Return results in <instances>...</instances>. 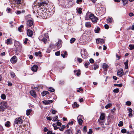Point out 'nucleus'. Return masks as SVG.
<instances>
[{"label": "nucleus", "instance_id": "f257e3e1", "mask_svg": "<svg viewBox=\"0 0 134 134\" xmlns=\"http://www.w3.org/2000/svg\"><path fill=\"white\" fill-rule=\"evenodd\" d=\"M48 3L45 1L39 3H38L36 5H35L34 7L37 8V14L38 15L41 16L43 19L47 18L48 17V14L46 12V7Z\"/></svg>", "mask_w": 134, "mask_h": 134}, {"label": "nucleus", "instance_id": "f03ea898", "mask_svg": "<svg viewBox=\"0 0 134 134\" xmlns=\"http://www.w3.org/2000/svg\"><path fill=\"white\" fill-rule=\"evenodd\" d=\"M89 18L92 20V22L93 23L97 22L98 18L93 14H91L89 15Z\"/></svg>", "mask_w": 134, "mask_h": 134}, {"label": "nucleus", "instance_id": "7ed1b4c3", "mask_svg": "<svg viewBox=\"0 0 134 134\" xmlns=\"http://www.w3.org/2000/svg\"><path fill=\"white\" fill-rule=\"evenodd\" d=\"M23 122V120L21 118H16L15 120L14 123L17 124H20Z\"/></svg>", "mask_w": 134, "mask_h": 134}, {"label": "nucleus", "instance_id": "20e7f679", "mask_svg": "<svg viewBox=\"0 0 134 134\" xmlns=\"http://www.w3.org/2000/svg\"><path fill=\"white\" fill-rule=\"evenodd\" d=\"M82 53H81V55L83 58L84 59L88 58V56L87 54V52L86 49L83 50Z\"/></svg>", "mask_w": 134, "mask_h": 134}, {"label": "nucleus", "instance_id": "39448f33", "mask_svg": "<svg viewBox=\"0 0 134 134\" xmlns=\"http://www.w3.org/2000/svg\"><path fill=\"white\" fill-rule=\"evenodd\" d=\"M102 9L101 7H98L96 9V13L99 15H102Z\"/></svg>", "mask_w": 134, "mask_h": 134}, {"label": "nucleus", "instance_id": "423d86ee", "mask_svg": "<svg viewBox=\"0 0 134 134\" xmlns=\"http://www.w3.org/2000/svg\"><path fill=\"white\" fill-rule=\"evenodd\" d=\"M83 118V116L82 115H79L77 118L79 124L80 125H82L83 122L82 119Z\"/></svg>", "mask_w": 134, "mask_h": 134}, {"label": "nucleus", "instance_id": "0eeeda50", "mask_svg": "<svg viewBox=\"0 0 134 134\" xmlns=\"http://www.w3.org/2000/svg\"><path fill=\"white\" fill-rule=\"evenodd\" d=\"M17 60V57L15 56H14L11 58L10 61L12 63L15 64Z\"/></svg>", "mask_w": 134, "mask_h": 134}, {"label": "nucleus", "instance_id": "6e6552de", "mask_svg": "<svg viewBox=\"0 0 134 134\" xmlns=\"http://www.w3.org/2000/svg\"><path fill=\"white\" fill-rule=\"evenodd\" d=\"M34 22L32 20H29L27 21L26 24L29 26H31L34 25Z\"/></svg>", "mask_w": 134, "mask_h": 134}, {"label": "nucleus", "instance_id": "1a4fd4ad", "mask_svg": "<svg viewBox=\"0 0 134 134\" xmlns=\"http://www.w3.org/2000/svg\"><path fill=\"white\" fill-rule=\"evenodd\" d=\"M96 42L97 44L100 43L102 44L104 43V41L102 39L98 38L96 39Z\"/></svg>", "mask_w": 134, "mask_h": 134}, {"label": "nucleus", "instance_id": "9d476101", "mask_svg": "<svg viewBox=\"0 0 134 134\" xmlns=\"http://www.w3.org/2000/svg\"><path fill=\"white\" fill-rule=\"evenodd\" d=\"M11 2V4L16 3L17 4H20L21 2V0H9Z\"/></svg>", "mask_w": 134, "mask_h": 134}, {"label": "nucleus", "instance_id": "9b49d317", "mask_svg": "<svg viewBox=\"0 0 134 134\" xmlns=\"http://www.w3.org/2000/svg\"><path fill=\"white\" fill-rule=\"evenodd\" d=\"M117 74L119 77H121L124 74L123 69H120L118 71Z\"/></svg>", "mask_w": 134, "mask_h": 134}, {"label": "nucleus", "instance_id": "f8f14e48", "mask_svg": "<svg viewBox=\"0 0 134 134\" xmlns=\"http://www.w3.org/2000/svg\"><path fill=\"white\" fill-rule=\"evenodd\" d=\"M42 36H40L39 37L40 40L43 41L44 43H46L47 41V40L45 38H42Z\"/></svg>", "mask_w": 134, "mask_h": 134}, {"label": "nucleus", "instance_id": "ddd939ff", "mask_svg": "<svg viewBox=\"0 0 134 134\" xmlns=\"http://www.w3.org/2000/svg\"><path fill=\"white\" fill-rule=\"evenodd\" d=\"M38 66L37 65H34L31 68V70L34 72H36L37 70Z\"/></svg>", "mask_w": 134, "mask_h": 134}, {"label": "nucleus", "instance_id": "4468645a", "mask_svg": "<svg viewBox=\"0 0 134 134\" xmlns=\"http://www.w3.org/2000/svg\"><path fill=\"white\" fill-rule=\"evenodd\" d=\"M52 102L53 101L52 100H44L42 101L43 103L45 105L49 104L50 103H52Z\"/></svg>", "mask_w": 134, "mask_h": 134}, {"label": "nucleus", "instance_id": "2eb2a0df", "mask_svg": "<svg viewBox=\"0 0 134 134\" xmlns=\"http://www.w3.org/2000/svg\"><path fill=\"white\" fill-rule=\"evenodd\" d=\"M27 35L30 37L33 34L32 31L30 29H28L27 30Z\"/></svg>", "mask_w": 134, "mask_h": 134}, {"label": "nucleus", "instance_id": "dca6fc26", "mask_svg": "<svg viewBox=\"0 0 134 134\" xmlns=\"http://www.w3.org/2000/svg\"><path fill=\"white\" fill-rule=\"evenodd\" d=\"M62 42L61 40H59L58 43H57V48H60L62 46Z\"/></svg>", "mask_w": 134, "mask_h": 134}, {"label": "nucleus", "instance_id": "f3484780", "mask_svg": "<svg viewBox=\"0 0 134 134\" xmlns=\"http://www.w3.org/2000/svg\"><path fill=\"white\" fill-rule=\"evenodd\" d=\"M1 106L4 107L5 108H7V103L5 102H2L1 103Z\"/></svg>", "mask_w": 134, "mask_h": 134}, {"label": "nucleus", "instance_id": "a211bd4d", "mask_svg": "<svg viewBox=\"0 0 134 134\" xmlns=\"http://www.w3.org/2000/svg\"><path fill=\"white\" fill-rule=\"evenodd\" d=\"M30 93L31 95L34 98L36 97H37L36 94L34 90H32L30 91Z\"/></svg>", "mask_w": 134, "mask_h": 134}, {"label": "nucleus", "instance_id": "6ab92c4d", "mask_svg": "<svg viewBox=\"0 0 134 134\" xmlns=\"http://www.w3.org/2000/svg\"><path fill=\"white\" fill-rule=\"evenodd\" d=\"M105 114L102 113L100 115L99 119L104 120L105 119Z\"/></svg>", "mask_w": 134, "mask_h": 134}, {"label": "nucleus", "instance_id": "aec40b11", "mask_svg": "<svg viewBox=\"0 0 134 134\" xmlns=\"http://www.w3.org/2000/svg\"><path fill=\"white\" fill-rule=\"evenodd\" d=\"M12 39L11 38L8 39L6 41V42H5L7 44H11L12 43Z\"/></svg>", "mask_w": 134, "mask_h": 134}, {"label": "nucleus", "instance_id": "412c9836", "mask_svg": "<svg viewBox=\"0 0 134 134\" xmlns=\"http://www.w3.org/2000/svg\"><path fill=\"white\" fill-rule=\"evenodd\" d=\"M65 134H72V130L69 129L66 130L65 132Z\"/></svg>", "mask_w": 134, "mask_h": 134}, {"label": "nucleus", "instance_id": "4be33fe9", "mask_svg": "<svg viewBox=\"0 0 134 134\" xmlns=\"http://www.w3.org/2000/svg\"><path fill=\"white\" fill-rule=\"evenodd\" d=\"M98 121L99 122V124L101 126L104 125V120L98 119Z\"/></svg>", "mask_w": 134, "mask_h": 134}, {"label": "nucleus", "instance_id": "5701e85b", "mask_svg": "<svg viewBox=\"0 0 134 134\" xmlns=\"http://www.w3.org/2000/svg\"><path fill=\"white\" fill-rule=\"evenodd\" d=\"M129 110V116L130 117H131L132 116V110L131 108H129L128 109Z\"/></svg>", "mask_w": 134, "mask_h": 134}, {"label": "nucleus", "instance_id": "b1692460", "mask_svg": "<svg viewBox=\"0 0 134 134\" xmlns=\"http://www.w3.org/2000/svg\"><path fill=\"white\" fill-rule=\"evenodd\" d=\"M62 53L61 55L62 56L63 58H65V55L67 54V52L66 51H62Z\"/></svg>", "mask_w": 134, "mask_h": 134}, {"label": "nucleus", "instance_id": "393cba45", "mask_svg": "<svg viewBox=\"0 0 134 134\" xmlns=\"http://www.w3.org/2000/svg\"><path fill=\"white\" fill-rule=\"evenodd\" d=\"M109 67L108 65L106 63H104L103 65V68L105 71H107V68Z\"/></svg>", "mask_w": 134, "mask_h": 134}, {"label": "nucleus", "instance_id": "a878e982", "mask_svg": "<svg viewBox=\"0 0 134 134\" xmlns=\"http://www.w3.org/2000/svg\"><path fill=\"white\" fill-rule=\"evenodd\" d=\"M85 26L86 27H91V25L90 24V22H88L86 23Z\"/></svg>", "mask_w": 134, "mask_h": 134}, {"label": "nucleus", "instance_id": "bb28decb", "mask_svg": "<svg viewBox=\"0 0 134 134\" xmlns=\"http://www.w3.org/2000/svg\"><path fill=\"white\" fill-rule=\"evenodd\" d=\"M32 111V110L31 109H27L26 111V114L28 116L30 115V113Z\"/></svg>", "mask_w": 134, "mask_h": 134}, {"label": "nucleus", "instance_id": "cd10ccee", "mask_svg": "<svg viewBox=\"0 0 134 134\" xmlns=\"http://www.w3.org/2000/svg\"><path fill=\"white\" fill-rule=\"evenodd\" d=\"M47 94H49V92L47 91H44L42 93V95L43 96H44Z\"/></svg>", "mask_w": 134, "mask_h": 134}, {"label": "nucleus", "instance_id": "c85d7f7f", "mask_svg": "<svg viewBox=\"0 0 134 134\" xmlns=\"http://www.w3.org/2000/svg\"><path fill=\"white\" fill-rule=\"evenodd\" d=\"M128 61L127 60L126 62L124 63V64L125 65V68L126 69H127L128 68Z\"/></svg>", "mask_w": 134, "mask_h": 134}, {"label": "nucleus", "instance_id": "c756f323", "mask_svg": "<svg viewBox=\"0 0 134 134\" xmlns=\"http://www.w3.org/2000/svg\"><path fill=\"white\" fill-rule=\"evenodd\" d=\"M77 12L79 14H81L82 13V9L80 8H76Z\"/></svg>", "mask_w": 134, "mask_h": 134}, {"label": "nucleus", "instance_id": "7c9ffc66", "mask_svg": "<svg viewBox=\"0 0 134 134\" xmlns=\"http://www.w3.org/2000/svg\"><path fill=\"white\" fill-rule=\"evenodd\" d=\"M58 118V117L57 116H55L53 117L52 121H58L57 119Z\"/></svg>", "mask_w": 134, "mask_h": 134}, {"label": "nucleus", "instance_id": "2f4dec72", "mask_svg": "<svg viewBox=\"0 0 134 134\" xmlns=\"http://www.w3.org/2000/svg\"><path fill=\"white\" fill-rule=\"evenodd\" d=\"M129 47H130L129 49L130 50H132L134 49V44H130L129 46Z\"/></svg>", "mask_w": 134, "mask_h": 134}, {"label": "nucleus", "instance_id": "473e14b6", "mask_svg": "<svg viewBox=\"0 0 134 134\" xmlns=\"http://www.w3.org/2000/svg\"><path fill=\"white\" fill-rule=\"evenodd\" d=\"M65 126H66L65 125H62L61 127L59 128V130L61 131H63L65 128Z\"/></svg>", "mask_w": 134, "mask_h": 134}, {"label": "nucleus", "instance_id": "72a5a7b5", "mask_svg": "<svg viewBox=\"0 0 134 134\" xmlns=\"http://www.w3.org/2000/svg\"><path fill=\"white\" fill-rule=\"evenodd\" d=\"M10 74L12 78H14L15 76V74L13 72H11Z\"/></svg>", "mask_w": 134, "mask_h": 134}, {"label": "nucleus", "instance_id": "f704fd0d", "mask_svg": "<svg viewBox=\"0 0 134 134\" xmlns=\"http://www.w3.org/2000/svg\"><path fill=\"white\" fill-rule=\"evenodd\" d=\"M76 39L75 38H71L70 40V42L71 43H73L75 41Z\"/></svg>", "mask_w": 134, "mask_h": 134}, {"label": "nucleus", "instance_id": "c9c22d12", "mask_svg": "<svg viewBox=\"0 0 134 134\" xmlns=\"http://www.w3.org/2000/svg\"><path fill=\"white\" fill-rule=\"evenodd\" d=\"M93 66H94L93 69L94 70H96L99 68V66L97 64H94Z\"/></svg>", "mask_w": 134, "mask_h": 134}, {"label": "nucleus", "instance_id": "e433bc0d", "mask_svg": "<svg viewBox=\"0 0 134 134\" xmlns=\"http://www.w3.org/2000/svg\"><path fill=\"white\" fill-rule=\"evenodd\" d=\"M123 3V4L124 5H125L127 4V3L128 2V0H122Z\"/></svg>", "mask_w": 134, "mask_h": 134}, {"label": "nucleus", "instance_id": "4c0bfd02", "mask_svg": "<svg viewBox=\"0 0 134 134\" xmlns=\"http://www.w3.org/2000/svg\"><path fill=\"white\" fill-rule=\"evenodd\" d=\"M1 98L3 99L4 100L6 99V96L4 94H2L1 96Z\"/></svg>", "mask_w": 134, "mask_h": 134}, {"label": "nucleus", "instance_id": "58836bf2", "mask_svg": "<svg viewBox=\"0 0 134 134\" xmlns=\"http://www.w3.org/2000/svg\"><path fill=\"white\" fill-rule=\"evenodd\" d=\"M123 123L122 121H120L119 122V123L118 124V126L119 127H121L123 126Z\"/></svg>", "mask_w": 134, "mask_h": 134}, {"label": "nucleus", "instance_id": "ea45409f", "mask_svg": "<svg viewBox=\"0 0 134 134\" xmlns=\"http://www.w3.org/2000/svg\"><path fill=\"white\" fill-rule=\"evenodd\" d=\"M112 19L111 18H109L107 19V23H111L112 21Z\"/></svg>", "mask_w": 134, "mask_h": 134}, {"label": "nucleus", "instance_id": "a19ab883", "mask_svg": "<svg viewBox=\"0 0 134 134\" xmlns=\"http://www.w3.org/2000/svg\"><path fill=\"white\" fill-rule=\"evenodd\" d=\"M10 122L9 121H7V122L5 124V126L7 127H9L10 126L9 124Z\"/></svg>", "mask_w": 134, "mask_h": 134}, {"label": "nucleus", "instance_id": "79ce46f5", "mask_svg": "<svg viewBox=\"0 0 134 134\" xmlns=\"http://www.w3.org/2000/svg\"><path fill=\"white\" fill-rule=\"evenodd\" d=\"M114 86H117L119 87H121L122 86V84L121 83L120 84H115L114 85Z\"/></svg>", "mask_w": 134, "mask_h": 134}, {"label": "nucleus", "instance_id": "37998d69", "mask_svg": "<svg viewBox=\"0 0 134 134\" xmlns=\"http://www.w3.org/2000/svg\"><path fill=\"white\" fill-rule=\"evenodd\" d=\"M48 90L51 92H54V90L52 87H50L48 88Z\"/></svg>", "mask_w": 134, "mask_h": 134}, {"label": "nucleus", "instance_id": "c03bdc74", "mask_svg": "<svg viewBox=\"0 0 134 134\" xmlns=\"http://www.w3.org/2000/svg\"><path fill=\"white\" fill-rule=\"evenodd\" d=\"M111 106V104H108L105 106V108L106 109H108L110 108Z\"/></svg>", "mask_w": 134, "mask_h": 134}, {"label": "nucleus", "instance_id": "a18cd8bd", "mask_svg": "<svg viewBox=\"0 0 134 134\" xmlns=\"http://www.w3.org/2000/svg\"><path fill=\"white\" fill-rule=\"evenodd\" d=\"M76 58L77 60L79 63H81L82 62V60L81 58H80L79 57H77Z\"/></svg>", "mask_w": 134, "mask_h": 134}, {"label": "nucleus", "instance_id": "49530a36", "mask_svg": "<svg viewBox=\"0 0 134 134\" xmlns=\"http://www.w3.org/2000/svg\"><path fill=\"white\" fill-rule=\"evenodd\" d=\"M5 108H4L2 106H0V111L1 112H3L4 111V109Z\"/></svg>", "mask_w": 134, "mask_h": 134}, {"label": "nucleus", "instance_id": "de8ad7c7", "mask_svg": "<svg viewBox=\"0 0 134 134\" xmlns=\"http://www.w3.org/2000/svg\"><path fill=\"white\" fill-rule=\"evenodd\" d=\"M119 91V90L118 88L114 89L113 90V92L114 93H118Z\"/></svg>", "mask_w": 134, "mask_h": 134}, {"label": "nucleus", "instance_id": "09e8293b", "mask_svg": "<svg viewBox=\"0 0 134 134\" xmlns=\"http://www.w3.org/2000/svg\"><path fill=\"white\" fill-rule=\"evenodd\" d=\"M23 25H21L20 27H19L18 28V30L20 32H21V28H23Z\"/></svg>", "mask_w": 134, "mask_h": 134}, {"label": "nucleus", "instance_id": "8fccbe9b", "mask_svg": "<svg viewBox=\"0 0 134 134\" xmlns=\"http://www.w3.org/2000/svg\"><path fill=\"white\" fill-rule=\"evenodd\" d=\"M100 30V28L99 27H97L95 30V32L96 33H98L99 31Z\"/></svg>", "mask_w": 134, "mask_h": 134}, {"label": "nucleus", "instance_id": "3c124183", "mask_svg": "<svg viewBox=\"0 0 134 134\" xmlns=\"http://www.w3.org/2000/svg\"><path fill=\"white\" fill-rule=\"evenodd\" d=\"M53 126L54 127V129L57 130L58 128V127H57L56 125L55 124H53Z\"/></svg>", "mask_w": 134, "mask_h": 134}, {"label": "nucleus", "instance_id": "603ef678", "mask_svg": "<svg viewBox=\"0 0 134 134\" xmlns=\"http://www.w3.org/2000/svg\"><path fill=\"white\" fill-rule=\"evenodd\" d=\"M121 132L122 133H125L126 132V130L124 129H122L121 130Z\"/></svg>", "mask_w": 134, "mask_h": 134}, {"label": "nucleus", "instance_id": "864d4df0", "mask_svg": "<svg viewBox=\"0 0 134 134\" xmlns=\"http://www.w3.org/2000/svg\"><path fill=\"white\" fill-rule=\"evenodd\" d=\"M55 54L56 56H59V55L60 54V52L59 51H57L55 53Z\"/></svg>", "mask_w": 134, "mask_h": 134}, {"label": "nucleus", "instance_id": "5fc2aeb1", "mask_svg": "<svg viewBox=\"0 0 134 134\" xmlns=\"http://www.w3.org/2000/svg\"><path fill=\"white\" fill-rule=\"evenodd\" d=\"M90 64V63L89 62H88L87 63H86L85 64V67L86 68H87L88 67V65H89Z\"/></svg>", "mask_w": 134, "mask_h": 134}, {"label": "nucleus", "instance_id": "6e6d98bb", "mask_svg": "<svg viewBox=\"0 0 134 134\" xmlns=\"http://www.w3.org/2000/svg\"><path fill=\"white\" fill-rule=\"evenodd\" d=\"M28 40L27 38H25L23 40V42L24 43L26 44L27 43V41Z\"/></svg>", "mask_w": 134, "mask_h": 134}, {"label": "nucleus", "instance_id": "4d7b16f0", "mask_svg": "<svg viewBox=\"0 0 134 134\" xmlns=\"http://www.w3.org/2000/svg\"><path fill=\"white\" fill-rule=\"evenodd\" d=\"M89 61H90V62L91 63H94V60L92 58L90 59L89 60Z\"/></svg>", "mask_w": 134, "mask_h": 134}, {"label": "nucleus", "instance_id": "13d9d810", "mask_svg": "<svg viewBox=\"0 0 134 134\" xmlns=\"http://www.w3.org/2000/svg\"><path fill=\"white\" fill-rule=\"evenodd\" d=\"M131 102L130 101H127L126 102V104L127 105H130L131 104Z\"/></svg>", "mask_w": 134, "mask_h": 134}, {"label": "nucleus", "instance_id": "bf43d9fd", "mask_svg": "<svg viewBox=\"0 0 134 134\" xmlns=\"http://www.w3.org/2000/svg\"><path fill=\"white\" fill-rule=\"evenodd\" d=\"M92 129H89V131L88 132V133L89 134H91L92 133Z\"/></svg>", "mask_w": 134, "mask_h": 134}, {"label": "nucleus", "instance_id": "052dcab7", "mask_svg": "<svg viewBox=\"0 0 134 134\" xmlns=\"http://www.w3.org/2000/svg\"><path fill=\"white\" fill-rule=\"evenodd\" d=\"M15 13L17 15L20 14L21 13V12L20 11H19V10H17L16 12Z\"/></svg>", "mask_w": 134, "mask_h": 134}, {"label": "nucleus", "instance_id": "680f3d73", "mask_svg": "<svg viewBox=\"0 0 134 134\" xmlns=\"http://www.w3.org/2000/svg\"><path fill=\"white\" fill-rule=\"evenodd\" d=\"M86 126H85L84 127L83 129V131L84 132H86Z\"/></svg>", "mask_w": 134, "mask_h": 134}, {"label": "nucleus", "instance_id": "e2e57ef3", "mask_svg": "<svg viewBox=\"0 0 134 134\" xmlns=\"http://www.w3.org/2000/svg\"><path fill=\"white\" fill-rule=\"evenodd\" d=\"M104 27L105 29H108L109 28V26L107 24H105L104 25Z\"/></svg>", "mask_w": 134, "mask_h": 134}, {"label": "nucleus", "instance_id": "0e129e2a", "mask_svg": "<svg viewBox=\"0 0 134 134\" xmlns=\"http://www.w3.org/2000/svg\"><path fill=\"white\" fill-rule=\"evenodd\" d=\"M47 120L49 121L51 120L52 119V117L50 116L47 117Z\"/></svg>", "mask_w": 134, "mask_h": 134}, {"label": "nucleus", "instance_id": "69168bd1", "mask_svg": "<svg viewBox=\"0 0 134 134\" xmlns=\"http://www.w3.org/2000/svg\"><path fill=\"white\" fill-rule=\"evenodd\" d=\"M67 1L69 3V4H72V0H68Z\"/></svg>", "mask_w": 134, "mask_h": 134}, {"label": "nucleus", "instance_id": "338daca9", "mask_svg": "<svg viewBox=\"0 0 134 134\" xmlns=\"http://www.w3.org/2000/svg\"><path fill=\"white\" fill-rule=\"evenodd\" d=\"M129 15L130 16H132L134 15V14L132 13H131L129 14Z\"/></svg>", "mask_w": 134, "mask_h": 134}, {"label": "nucleus", "instance_id": "774afa93", "mask_svg": "<svg viewBox=\"0 0 134 134\" xmlns=\"http://www.w3.org/2000/svg\"><path fill=\"white\" fill-rule=\"evenodd\" d=\"M74 105H75V107H78L79 106V105L77 104L76 102H75L74 103Z\"/></svg>", "mask_w": 134, "mask_h": 134}]
</instances>
